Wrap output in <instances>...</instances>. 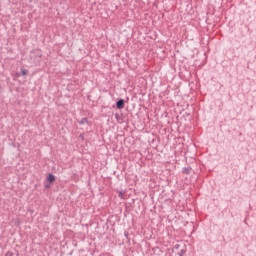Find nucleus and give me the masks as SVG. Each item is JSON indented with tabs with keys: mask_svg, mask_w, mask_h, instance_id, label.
Returning a JSON list of instances; mask_svg holds the SVG:
<instances>
[{
	"mask_svg": "<svg viewBox=\"0 0 256 256\" xmlns=\"http://www.w3.org/2000/svg\"><path fill=\"white\" fill-rule=\"evenodd\" d=\"M116 108H118V109H125V100L124 99H119L116 102Z\"/></svg>",
	"mask_w": 256,
	"mask_h": 256,
	"instance_id": "f257e3e1",
	"label": "nucleus"
},
{
	"mask_svg": "<svg viewBox=\"0 0 256 256\" xmlns=\"http://www.w3.org/2000/svg\"><path fill=\"white\" fill-rule=\"evenodd\" d=\"M48 183H55V175L49 173L47 176Z\"/></svg>",
	"mask_w": 256,
	"mask_h": 256,
	"instance_id": "f03ea898",
	"label": "nucleus"
},
{
	"mask_svg": "<svg viewBox=\"0 0 256 256\" xmlns=\"http://www.w3.org/2000/svg\"><path fill=\"white\" fill-rule=\"evenodd\" d=\"M192 171L191 166L185 167L183 168L182 172L184 173V175H190Z\"/></svg>",
	"mask_w": 256,
	"mask_h": 256,
	"instance_id": "7ed1b4c3",
	"label": "nucleus"
},
{
	"mask_svg": "<svg viewBox=\"0 0 256 256\" xmlns=\"http://www.w3.org/2000/svg\"><path fill=\"white\" fill-rule=\"evenodd\" d=\"M78 123L79 125H85V123L89 125V120L87 118H82Z\"/></svg>",
	"mask_w": 256,
	"mask_h": 256,
	"instance_id": "20e7f679",
	"label": "nucleus"
},
{
	"mask_svg": "<svg viewBox=\"0 0 256 256\" xmlns=\"http://www.w3.org/2000/svg\"><path fill=\"white\" fill-rule=\"evenodd\" d=\"M21 74L23 75V77H25V75H29V70L21 69Z\"/></svg>",
	"mask_w": 256,
	"mask_h": 256,
	"instance_id": "39448f33",
	"label": "nucleus"
},
{
	"mask_svg": "<svg viewBox=\"0 0 256 256\" xmlns=\"http://www.w3.org/2000/svg\"><path fill=\"white\" fill-rule=\"evenodd\" d=\"M185 253H186V251L182 249L178 252V256H183V255H185Z\"/></svg>",
	"mask_w": 256,
	"mask_h": 256,
	"instance_id": "423d86ee",
	"label": "nucleus"
},
{
	"mask_svg": "<svg viewBox=\"0 0 256 256\" xmlns=\"http://www.w3.org/2000/svg\"><path fill=\"white\" fill-rule=\"evenodd\" d=\"M5 256H13V252H7L6 254H5Z\"/></svg>",
	"mask_w": 256,
	"mask_h": 256,
	"instance_id": "0eeeda50",
	"label": "nucleus"
},
{
	"mask_svg": "<svg viewBox=\"0 0 256 256\" xmlns=\"http://www.w3.org/2000/svg\"><path fill=\"white\" fill-rule=\"evenodd\" d=\"M124 235H125L126 239H129V232H125Z\"/></svg>",
	"mask_w": 256,
	"mask_h": 256,
	"instance_id": "6e6552de",
	"label": "nucleus"
},
{
	"mask_svg": "<svg viewBox=\"0 0 256 256\" xmlns=\"http://www.w3.org/2000/svg\"><path fill=\"white\" fill-rule=\"evenodd\" d=\"M118 197H121V199H123V192H119Z\"/></svg>",
	"mask_w": 256,
	"mask_h": 256,
	"instance_id": "1a4fd4ad",
	"label": "nucleus"
},
{
	"mask_svg": "<svg viewBox=\"0 0 256 256\" xmlns=\"http://www.w3.org/2000/svg\"><path fill=\"white\" fill-rule=\"evenodd\" d=\"M115 118L119 119V114L118 113L115 114Z\"/></svg>",
	"mask_w": 256,
	"mask_h": 256,
	"instance_id": "9d476101",
	"label": "nucleus"
},
{
	"mask_svg": "<svg viewBox=\"0 0 256 256\" xmlns=\"http://www.w3.org/2000/svg\"><path fill=\"white\" fill-rule=\"evenodd\" d=\"M50 187H51L50 185H46V186H45L46 189H49Z\"/></svg>",
	"mask_w": 256,
	"mask_h": 256,
	"instance_id": "9b49d317",
	"label": "nucleus"
},
{
	"mask_svg": "<svg viewBox=\"0 0 256 256\" xmlns=\"http://www.w3.org/2000/svg\"><path fill=\"white\" fill-rule=\"evenodd\" d=\"M0 89H1V84H0Z\"/></svg>",
	"mask_w": 256,
	"mask_h": 256,
	"instance_id": "f8f14e48",
	"label": "nucleus"
}]
</instances>
